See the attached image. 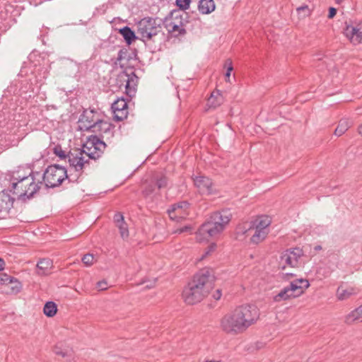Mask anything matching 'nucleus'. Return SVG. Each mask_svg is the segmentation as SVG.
<instances>
[{
	"label": "nucleus",
	"instance_id": "nucleus-1",
	"mask_svg": "<svg viewBox=\"0 0 362 362\" xmlns=\"http://www.w3.org/2000/svg\"><path fill=\"white\" fill-rule=\"evenodd\" d=\"M259 317V312L257 306L243 305L223 316L220 328L227 334L236 336L244 333L257 322Z\"/></svg>",
	"mask_w": 362,
	"mask_h": 362
},
{
	"label": "nucleus",
	"instance_id": "nucleus-2",
	"mask_svg": "<svg viewBox=\"0 0 362 362\" xmlns=\"http://www.w3.org/2000/svg\"><path fill=\"white\" fill-rule=\"evenodd\" d=\"M213 276L208 270L197 274L185 288L182 297L185 303L193 305L202 300L211 288Z\"/></svg>",
	"mask_w": 362,
	"mask_h": 362
},
{
	"label": "nucleus",
	"instance_id": "nucleus-3",
	"mask_svg": "<svg viewBox=\"0 0 362 362\" xmlns=\"http://www.w3.org/2000/svg\"><path fill=\"white\" fill-rule=\"evenodd\" d=\"M230 218L231 214L227 210L214 213L210 219L199 228L196 235L197 240L202 242L218 237L230 221Z\"/></svg>",
	"mask_w": 362,
	"mask_h": 362
},
{
	"label": "nucleus",
	"instance_id": "nucleus-4",
	"mask_svg": "<svg viewBox=\"0 0 362 362\" xmlns=\"http://www.w3.org/2000/svg\"><path fill=\"white\" fill-rule=\"evenodd\" d=\"M42 175L39 173L23 177L18 182H12L13 193L19 197H32L40 188Z\"/></svg>",
	"mask_w": 362,
	"mask_h": 362
},
{
	"label": "nucleus",
	"instance_id": "nucleus-5",
	"mask_svg": "<svg viewBox=\"0 0 362 362\" xmlns=\"http://www.w3.org/2000/svg\"><path fill=\"white\" fill-rule=\"evenodd\" d=\"M303 252L298 247L286 250L279 257V267L282 271L298 268L303 264Z\"/></svg>",
	"mask_w": 362,
	"mask_h": 362
},
{
	"label": "nucleus",
	"instance_id": "nucleus-6",
	"mask_svg": "<svg viewBox=\"0 0 362 362\" xmlns=\"http://www.w3.org/2000/svg\"><path fill=\"white\" fill-rule=\"evenodd\" d=\"M67 177V170L59 165L49 166L42 175L47 187H57Z\"/></svg>",
	"mask_w": 362,
	"mask_h": 362
},
{
	"label": "nucleus",
	"instance_id": "nucleus-7",
	"mask_svg": "<svg viewBox=\"0 0 362 362\" xmlns=\"http://www.w3.org/2000/svg\"><path fill=\"white\" fill-rule=\"evenodd\" d=\"M161 20L153 18H144L137 24V33L144 41L151 40L158 34L160 28Z\"/></svg>",
	"mask_w": 362,
	"mask_h": 362
},
{
	"label": "nucleus",
	"instance_id": "nucleus-8",
	"mask_svg": "<svg viewBox=\"0 0 362 362\" xmlns=\"http://www.w3.org/2000/svg\"><path fill=\"white\" fill-rule=\"evenodd\" d=\"M185 21L180 11H173L165 18L164 25L168 32L175 37L184 35Z\"/></svg>",
	"mask_w": 362,
	"mask_h": 362
},
{
	"label": "nucleus",
	"instance_id": "nucleus-9",
	"mask_svg": "<svg viewBox=\"0 0 362 362\" xmlns=\"http://www.w3.org/2000/svg\"><path fill=\"white\" fill-rule=\"evenodd\" d=\"M105 148V144L95 136H90L81 151L88 160L99 158Z\"/></svg>",
	"mask_w": 362,
	"mask_h": 362
},
{
	"label": "nucleus",
	"instance_id": "nucleus-10",
	"mask_svg": "<svg viewBox=\"0 0 362 362\" xmlns=\"http://www.w3.org/2000/svg\"><path fill=\"white\" fill-rule=\"evenodd\" d=\"M100 115L93 110H86L81 115L78 123L81 130L91 131V129L100 122Z\"/></svg>",
	"mask_w": 362,
	"mask_h": 362
},
{
	"label": "nucleus",
	"instance_id": "nucleus-11",
	"mask_svg": "<svg viewBox=\"0 0 362 362\" xmlns=\"http://www.w3.org/2000/svg\"><path fill=\"white\" fill-rule=\"evenodd\" d=\"M344 34L354 45L362 42V23H354L347 25L344 29Z\"/></svg>",
	"mask_w": 362,
	"mask_h": 362
},
{
	"label": "nucleus",
	"instance_id": "nucleus-12",
	"mask_svg": "<svg viewBox=\"0 0 362 362\" xmlns=\"http://www.w3.org/2000/svg\"><path fill=\"white\" fill-rule=\"evenodd\" d=\"M168 212L171 219L179 221L188 216L189 204L187 202L176 203L168 210Z\"/></svg>",
	"mask_w": 362,
	"mask_h": 362
},
{
	"label": "nucleus",
	"instance_id": "nucleus-13",
	"mask_svg": "<svg viewBox=\"0 0 362 362\" xmlns=\"http://www.w3.org/2000/svg\"><path fill=\"white\" fill-rule=\"evenodd\" d=\"M194 183L199 192L203 194H210L213 193V183L211 180L204 175L197 176L194 178Z\"/></svg>",
	"mask_w": 362,
	"mask_h": 362
},
{
	"label": "nucleus",
	"instance_id": "nucleus-14",
	"mask_svg": "<svg viewBox=\"0 0 362 362\" xmlns=\"http://www.w3.org/2000/svg\"><path fill=\"white\" fill-rule=\"evenodd\" d=\"M112 110L115 119L117 121H121L127 116V103L123 98L115 101L112 105Z\"/></svg>",
	"mask_w": 362,
	"mask_h": 362
},
{
	"label": "nucleus",
	"instance_id": "nucleus-15",
	"mask_svg": "<svg viewBox=\"0 0 362 362\" xmlns=\"http://www.w3.org/2000/svg\"><path fill=\"white\" fill-rule=\"evenodd\" d=\"M68 161L71 168H74L76 171H80L88 160L83 154V152L79 151L76 153H71L69 154L68 156Z\"/></svg>",
	"mask_w": 362,
	"mask_h": 362
},
{
	"label": "nucleus",
	"instance_id": "nucleus-16",
	"mask_svg": "<svg viewBox=\"0 0 362 362\" xmlns=\"http://www.w3.org/2000/svg\"><path fill=\"white\" fill-rule=\"evenodd\" d=\"M359 292L360 290L357 287L341 285L337 290L336 296L339 300H346L354 296L358 295Z\"/></svg>",
	"mask_w": 362,
	"mask_h": 362
},
{
	"label": "nucleus",
	"instance_id": "nucleus-17",
	"mask_svg": "<svg viewBox=\"0 0 362 362\" xmlns=\"http://www.w3.org/2000/svg\"><path fill=\"white\" fill-rule=\"evenodd\" d=\"M114 127L110 123L103 121L102 119L94 126L90 132L94 133H100L103 138L109 139L112 136V130Z\"/></svg>",
	"mask_w": 362,
	"mask_h": 362
},
{
	"label": "nucleus",
	"instance_id": "nucleus-18",
	"mask_svg": "<svg viewBox=\"0 0 362 362\" xmlns=\"http://www.w3.org/2000/svg\"><path fill=\"white\" fill-rule=\"evenodd\" d=\"M53 262L49 258L42 259L38 261L36 266V273L40 276H47L52 273Z\"/></svg>",
	"mask_w": 362,
	"mask_h": 362
},
{
	"label": "nucleus",
	"instance_id": "nucleus-19",
	"mask_svg": "<svg viewBox=\"0 0 362 362\" xmlns=\"http://www.w3.org/2000/svg\"><path fill=\"white\" fill-rule=\"evenodd\" d=\"M296 297L301 295L309 286V281L305 279H298L291 281L289 284Z\"/></svg>",
	"mask_w": 362,
	"mask_h": 362
},
{
	"label": "nucleus",
	"instance_id": "nucleus-20",
	"mask_svg": "<svg viewBox=\"0 0 362 362\" xmlns=\"http://www.w3.org/2000/svg\"><path fill=\"white\" fill-rule=\"evenodd\" d=\"M13 204V199L8 194L0 193V218L8 214Z\"/></svg>",
	"mask_w": 362,
	"mask_h": 362
},
{
	"label": "nucleus",
	"instance_id": "nucleus-21",
	"mask_svg": "<svg viewBox=\"0 0 362 362\" xmlns=\"http://www.w3.org/2000/svg\"><path fill=\"white\" fill-rule=\"evenodd\" d=\"M253 229L252 222H245L238 226L236 228V239L244 240L245 238L250 234Z\"/></svg>",
	"mask_w": 362,
	"mask_h": 362
},
{
	"label": "nucleus",
	"instance_id": "nucleus-22",
	"mask_svg": "<svg viewBox=\"0 0 362 362\" xmlns=\"http://www.w3.org/2000/svg\"><path fill=\"white\" fill-rule=\"evenodd\" d=\"M114 220L119 230L121 237L123 239L127 238L129 237V230L127 224L124 221L123 215L119 213L116 214L114 216Z\"/></svg>",
	"mask_w": 362,
	"mask_h": 362
},
{
	"label": "nucleus",
	"instance_id": "nucleus-23",
	"mask_svg": "<svg viewBox=\"0 0 362 362\" xmlns=\"http://www.w3.org/2000/svg\"><path fill=\"white\" fill-rule=\"evenodd\" d=\"M344 322L348 325L362 322V305L348 313L345 316Z\"/></svg>",
	"mask_w": 362,
	"mask_h": 362
},
{
	"label": "nucleus",
	"instance_id": "nucleus-24",
	"mask_svg": "<svg viewBox=\"0 0 362 362\" xmlns=\"http://www.w3.org/2000/svg\"><path fill=\"white\" fill-rule=\"evenodd\" d=\"M216 8L214 0H199L198 9L202 14H209Z\"/></svg>",
	"mask_w": 362,
	"mask_h": 362
},
{
	"label": "nucleus",
	"instance_id": "nucleus-25",
	"mask_svg": "<svg viewBox=\"0 0 362 362\" xmlns=\"http://www.w3.org/2000/svg\"><path fill=\"white\" fill-rule=\"evenodd\" d=\"M223 103V97L218 90L212 92L210 98L208 99V105L210 107L216 108Z\"/></svg>",
	"mask_w": 362,
	"mask_h": 362
},
{
	"label": "nucleus",
	"instance_id": "nucleus-26",
	"mask_svg": "<svg viewBox=\"0 0 362 362\" xmlns=\"http://www.w3.org/2000/svg\"><path fill=\"white\" fill-rule=\"evenodd\" d=\"M291 298H296L295 294L292 291L289 286L284 287L278 294L273 298L275 302H281Z\"/></svg>",
	"mask_w": 362,
	"mask_h": 362
},
{
	"label": "nucleus",
	"instance_id": "nucleus-27",
	"mask_svg": "<svg viewBox=\"0 0 362 362\" xmlns=\"http://www.w3.org/2000/svg\"><path fill=\"white\" fill-rule=\"evenodd\" d=\"M137 82V77L135 75L128 76L126 81V93L132 97L136 92V86Z\"/></svg>",
	"mask_w": 362,
	"mask_h": 362
},
{
	"label": "nucleus",
	"instance_id": "nucleus-28",
	"mask_svg": "<svg viewBox=\"0 0 362 362\" xmlns=\"http://www.w3.org/2000/svg\"><path fill=\"white\" fill-rule=\"evenodd\" d=\"M271 224V219L269 216H260L257 218L254 223H252V225L254 227L262 230H268L269 231V226Z\"/></svg>",
	"mask_w": 362,
	"mask_h": 362
},
{
	"label": "nucleus",
	"instance_id": "nucleus-29",
	"mask_svg": "<svg viewBox=\"0 0 362 362\" xmlns=\"http://www.w3.org/2000/svg\"><path fill=\"white\" fill-rule=\"evenodd\" d=\"M351 124V122L348 119H341L334 132V135L337 136L343 135L349 129Z\"/></svg>",
	"mask_w": 362,
	"mask_h": 362
},
{
	"label": "nucleus",
	"instance_id": "nucleus-30",
	"mask_svg": "<svg viewBox=\"0 0 362 362\" xmlns=\"http://www.w3.org/2000/svg\"><path fill=\"white\" fill-rule=\"evenodd\" d=\"M254 233L252 235L250 240L254 244H258L265 239L268 235V230H262L253 226Z\"/></svg>",
	"mask_w": 362,
	"mask_h": 362
},
{
	"label": "nucleus",
	"instance_id": "nucleus-31",
	"mask_svg": "<svg viewBox=\"0 0 362 362\" xmlns=\"http://www.w3.org/2000/svg\"><path fill=\"white\" fill-rule=\"evenodd\" d=\"M143 194L145 197H148L152 199L156 194H158V189H157V187L156 185L152 183H146L143 186Z\"/></svg>",
	"mask_w": 362,
	"mask_h": 362
},
{
	"label": "nucleus",
	"instance_id": "nucleus-32",
	"mask_svg": "<svg viewBox=\"0 0 362 362\" xmlns=\"http://www.w3.org/2000/svg\"><path fill=\"white\" fill-rule=\"evenodd\" d=\"M57 311V306L54 302L49 301L45 303L43 308V312L46 316L49 317H53L56 315Z\"/></svg>",
	"mask_w": 362,
	"mask_h": 362
},
{
	"label": "nucleus",
	"instance_id": "nucleus-33",
	"mask_svg": "<svg viewBox=\"0 0 362 362\" xmlns=\"http://www.w3.org/2000/svg\"><path fill=\"white\" fill-rule=\"evenodd\" d=\"M119 33L129 45L136 38L134 33L129 27L120 29Z\"/></svg>",
	"mask_w": 362,
	"mask_h": 362
},
{
	"label": "nucleus",
	"instance_id": "nucleus-34",
	"mask_svg": "<svg viewBox=\"0 0 362 362\" xmlns=\"http://www.w3.org/2000/svg\"><path fill=\"white\" fill-rule=\"evenodd\" d=\"M225 67L227 68V71L226 73V80L227 82H230V73L233 69L232 61L230 59H227L225 62Z\"/></svg>",
	"mask_w": 362,
	"mask_h": 362
},
{
	"label": "nucleus",
	"instance_id": "nucleus-35",
	"mask_svg": "<svg viewBox=\"0 0 362 362\" xmlns=\"http://www.w3.org/2000/svg\"><path fill=\"white\" fill-rule=\"evenodd\" d=\"M191 0H176L177 6L182 10H187L189 8Z\"/></svg>",
	"mask_w": 362,
	"mask_h": 362
},
{
	"label": "nucleus",
	"instance_id": "nucleus-36",
	"mask_svg": "<svg viewBox=\"0 0 362 362\" xmlns=\"http://www.w3.org/2000/svg\"><path fill=\"white\" fill-rule=\"evenodd\" d=\"M82 262L86 266H90L93 264L94 257L91 254H86L83 257Z\"/></svg>",
	"mask_w": 362,
	"mask_h": 362
},
{
	"label": "nucleus",
	"instance_id": "nucleus-37",
	"mask_svg": "<svg viewBox=\"0 0 362 362\" xmlns=\"http://www.w3.org/2000/svg\"><path fill=\"white\" fill-rule=\"evenodd\" d=\"M216 248V245L215 243L211 244L204 253L202 255L199 260L204 259L206 257L209 255L211 252H213Z\"/></svg>",
	"mask_w": 362,
	"mask_h": 362
},
{
	"label": "nucleus",
	"instance_id": "nucleus-38",
	"mask_svg": "<svg viewBox=\"0 0 362 362\" xmlns=\"http://www.w3.org/2000/svg\"><path fill=\"white\" fill-rule=\"evenodd\" d=\"M9 284L13 285L11 286V290L13 292L18 293L20 291L21 288V284L16 279L13 278V281Z\"/></svg>",
	"mask_w": 362,
	"mask_h": 362
},
{
	"label": "nucleus",
	"instance_id": "nucleus-39",
	"mask_svg": "<svg viewBox=\"0 0 362 362\" xmlns=\"http://www.w3.org/2000/svg\"><path fill=\"white\" fill-rule=\"evenodd\" d=\"M297 11L300 15L303 13V17H305L310 14V11L307 6H300L298 8Z\"/></svg>",
	"mask_w": 362,
	"mask_h": 362
},
{
	"label": "nucleus",
	"instance_id": "nucleus-40",
	"mask_svg": "<svg viewBox=\"0 0 362 362\" xmlns=\"http://www.w3.org/2000/svg\"><path fill=\"white\" fill-rule=\"evenodd\" d=\"M167 185V180L165 177H161L160 179L157 180V182L156 184L157 187V189H160L163 187H165Z\"/></svg>",
	"mask_w": 362,
	"mask_h": 362
},
{
	"label": "nucleus",
	"instance_id": "nucleus-41",
	"mask_svg": "<svg viewBox=\"0 0 362 362\" xmlns=\"http://www.w3.org/2000/svg\"><path fill=\"white\" fill-rule=\"evenodd\" d=\"M1 277L0 280L3 281L4 284H8L10 282H12L13 281V277H11L6 274H1Z\"/></svg>",
	"mask_w": 362,
	"mask_h": 362
},
{
	"label": "nucleus",
	"instance_id": "nucleus-42",
	"mask_svg": "<svg viewBox=\"0 0 362 362\" xmlns=\"http://www.w3.org/2000/svg\"><path fill=\"white\" fill-rule=\"evenodd\" d=\"M97 288L100 291L105 290L107 288V283L105 281H99L97 284Z\"/></svg>",
	"mask_w": 362,
	"mask_h": 362
},
{
	"label": "nucleus",
	"instance_id": "nucleus-43",
	"mask_svg": "<svg viewBox=\"0 0 362 362\" xmlns=\"http://www.w3.org/2000/svg\"><path fill=\"white\" fill-rule=\"evenodd\" d=\"M222 296V292L221 289H216L212 294V297L215 300H219Z\"/></svg>",
	"mask_w": 362,
	"mask_h": 362
},
{
	"label": "nucleus",
	"instance_id": "nucleus-44",
	"mask_svg": "<svg viewBox=\"0 0 362 362\" xmlns=\"http://www.w3.org/2000/svg\"><path fill=\"white\" fill-rule=\"evenodd\" d=\"M336 13H337V9L335 8L330 7L329 9L328 18L330 19L334 18V16L336 15Z\"/></svg>",
	"mask_w": 362,
	"mask_h": 362
},
{
	"label": "nucleus",
	"instance_id": "nucleus-45",
	"mask_svg": "<svg viewBox=\"0 0 362 362\" xmlns=\"http://www.w3.org/2000/svg\"><path fill=\"white\" fill-rule=\"evenodd\" d=\"M190 230H191V228L189 226H185V227L177 229L176 232L178 233H182L184 232L189 231Z\"/></svg>",
	"mask_w": 362,
	"mask_h": 362
},
{
	"label": "nucleus",
	"instance_id": "nucleus-46",
	"mask_svg": "<svg viewBox=\"0 0 362 362\" xmlns=\"http://www.w3.org/2000/svg\"><path fill=\"white\" fill-rule=\"evenodd\" d=\"M4 265H5L4 261L1 258H0V271L4 270Z\"/></svg>",
	"mask_w": 362,
	"mask_h": 362
},
{
	"label": "nucleus",
	"instance_id": "nucleus-47",
	"mask_svg": "<svg viewBox=\"0 0 362 362\" xmlns=\"http://www.w3.org/2000/svg\"><path fill=\"white\" fill-rule=\"evenodd\" d=\"M54 352L57 355H62V356H65V354L61 351H58L57 348L55 349Z\"/></svg>",
	"mask_w": 362,
	"mask_h": 362
},
{
	"label": "nucleus",
	"instance_id": "nucleus-48",
	"mask_svg": "<svg viewBox=\"0 0 362 362\" xmlns=\"http://www.w3.org/2000/svg\"><path fill=\"white\" fill-rule=\"evenodd\" d=\"M283 274L286 275V276H292L293 275V273L288 272H285L284 273H283Z\"/></svg>",
	"mask_w": 362,
	"mask_h": 362
},
{
	"label": "nucleus",
	"instance_id": "nucleus-49",
	"mask_svg": "<svg viewBox=\"0 0 362 362\" xmlns=\"http://www.w3.org/2000/svg\"><path fill=\"white\" fill-rule=\"evenodd\" d=\"M358 133L362 136V124L358 127Z\"/></svg>",
	"mask_w": 362,
	"mask_h": 362
},
{
	"label": "nucleus",
	"instance_id": "nucleus-50",
	"mask_svg": "<svg viewBox=\"0 0 362 362\" xmlns=\"http://www.w3.org/2000/svg\"><path fill=\"white\" fill-rule=\"evenodd\" d=\"M322 249V247L320 245H317L315 247V250H320Z\"/></svg>",
	"mask_w": 362,
	"mask_h": 362
},
{
	"label": "nucleus",
	"instance_id": "nucleus-51",
	"mask_svg": "<svg viewBox=\"0 0 362 362\" xmlns=\"http://www.w3.org/2000/svg\"><path fill=\"white\" fill-rule=\"evenodd\" d=\"M329 274V272H325V273H323V274H322V276H327Z\"/></svg>",
	"mask_w": 362,
	"mask_h": 362
},
{
	"label": "nucleus",
	"instance_id": "nucleus-52",
	"mask_svg": "<svg viewBox=\"0 0 362 362\" xmlns=\"http://www.w3.org/2000/svg\"><path fill=\"white\" fill-rule=\"evenodd\" d=\"M344 0H335L337 4H341Z\"/></svg>",
	"mask_w": 362,
	"mask_h": 362
},
{
	"label": "nucleus",
	"instance_id": "nucleus-53",
	"mask_svg": "<svg viewBox=\"0 0 362 362\" xmlns=\"http://www.w3.org/2000/svg\"><path fill=\"white\" fill-rule=\"evenodd\" d=\"M59 156L60 157L66 158V156H65V154H64V153L59 154Z\"/></svg>",
	"mask_w": 362,
	"mask_h": 362
},
{
	"label": "nucleus",
	"instance_id": "nucleus-54",
	"mask_svg": "<svg viewBox=\"0 0 362 362\" xmlns=\"http://www.w3.org/2000/svg\"><path fill=\"white\" fill-rule=\"evenodd\" d=\"M317 272L320 274H321V269L320 268L319 269H317Z\"/></svg>",
	"mask_w": 362,
	"mask_h": 362
},
{
	"label": "nucleus",
	"instance_id": "nucleus-55",
	"mask_svg": "<svg viewBox=\"0 0 362 362\" xmlns=\"http://www.w3.org/2000/svg\"><path fill=\"white\" fill-rule=\"evenodd\" d=\"M151 286H152V285H151H151H146V287H148V288H150V287H151Z\"/></svg>",
	"mask_w": 362,
	"mask_h": 362
}]
</instances>
